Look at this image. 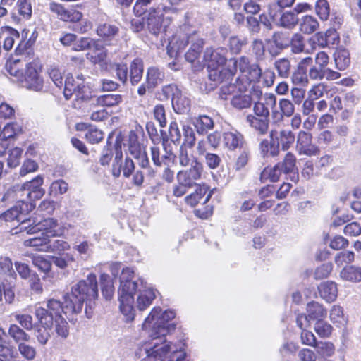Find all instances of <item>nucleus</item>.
Here are the masks:
<instances>
[{"instance_id":"f257e3e1","label":"nucleus","mask_w":361,"mask_h":361,"mask_svg":"<svg viewBox=\"0 0 361 361\" xmlns=\"http://www.w3.org/2000/svg\"><path fill=\"white\" fill-rule=\"evenodd\" d=\"M175 317L173 311L161 312L159 307H154L142 324L143 329L147 331L150 340L140 344V355L146 354L145 361H151L156 356L163 357L169 351L171 345H176L165 338L174 325L167 322Z\"/></svg>"},{"instance_id":"f03ea898","label":"nucleus","mask_w":361,"mask_h":361,"mask_svg":"<svg viewBox=\"0 0 361 361\" xmlns=\"http://www.w3.org/2000/svg\"><path fill=\"white\" fill-rule=\"evenodd\" d=\"M30 50H24L19 44L16 52L21 56L15 59L8 66V71L10 75L18 78H23L24 86L34 91H41L43 88V80L39 76V61L32 59L33 55Z\"/></svg>"},{"instance_id":"7ed1b4c3","label":"nucleus","mask_w":361,"mask_h":361,"mask_svg":"<svg viewBox=\"0 0 361 361\" xmlns=\"http://www.w3.org/2000/svg\"><path fill=\"white\" fill-rule=\"evenodd\" d=\"M98 296L97 278L94 274H89L86 279L80 281L73 286L71 293L66 297V308H70L72 312H81L85 302V313L88 314V305Z\"/></svg>"},{"instance_id":"20e7f679","label":"nucleus","mask_w":361,"mask_h":361,"mask_svg":"<svg viewBox=\"0 0 361 361\" xmlns=\"http://www.w3.org/2000/svg\"><path fill=\"white\" fill-rule=\"evenodd\" d=\"M32 221L27 226H25V230L28 234H35L41 232L40 236L34 237L25 240L24 245L28 247H33L37 250L47 252L49 238L61 235L62 231L59 227L57 221L52 218L44 219L41 221L37 219H30Z\"/></svg>"},{"instance_id":"39448f33","label":"nucleus","mask_w":361,"mask_h":361,"mask_svg":"<svg viewBox=\"0 0 361 361\" xmlns=\"http://www.w3.org/2000/svg\"><path fill=\"white\" fill-rule=\"evenodd\" d=\"M134 271L129 267L123 268L120 276V288L118 289L120 309L126 317L127 321L133 320V293L140 286V281H133Z\"/></svg>"},{"instance_id":"423d86ee","label":"nucleus","mask_w":361,"mask_h":361,"mask_svg":"<svg viewBox=\"0 0 361 361\" xmlns=\"http://www.w3.org/2000/svg\"><path fill=\"white\" fill-rule=\"evenodd\" d=\"M251 66L248 58L246 56H241L238 59L235 58L231 59L226 68L219 67L211 71L209 78L216 83L227 82L235 75L238 68L242 73H245Z\"/></svg>"},{"instance_id":"0eeeda50","label":"nucleus","mask_w":361,"mask_h":361,"mask_svg":"<svg viewBox=\"0 0 361 361\" xmlns=\"http://www.w3.org/2000/svg\"><path fill=\"white\" fill-rule=\"evenodd\" d=\"M66 304V302H65ZM47 308L39 307L36 308L35 315L40 324L47 326H52L54 319H59L61 317V313H67L68 311L71 312L70 308H66V305L63 307L59 300L50 299L46 305Z\"/></svg>"},{"instance_id":"6e6552de","label":"nucleus","mask_w":361,"mask_h":361,"mask_svg":"<svg viewBox=\"0 0 361 361\" xmlns=\"http://www.w3.org/2000/svg\"><path fill=\"white\" fill-rule=\"evenodd\" d=\"M63 94L66 99H70L73 96L76 100H91L92 104H95V97H93L90 87L83 82L75 83L72 76H68L64 83Z\"/></svg>"},{"instance_id":"1a4fd4ad","label":"nucleus","mask_w":361,"mask_h":361,"mask_svg":"<svg viewBox=\"0 0 361 361\" xmlns=\"http://www.w3.org/2000/svg\"><path fill=\"white\" fill-rule=\"evenodd\" d=\"M144 20L149 31L154 35L166 32L171 23V18L164 17V11L159 8L149 9Z\"/></svg>"},{"instance_id":"9d476101","label":"nucleus","mask_w":361,"mask_h":361,"mask_svg":"<svg viewBox=\"0 0 361 361\" xmlns=\"http://www.w3.org/2000/svg\"><path fill=\"white\" fill-rule=\"evenodd\" d=\"M34 206L32 203L25 202V200L21 199L19 200L17 204L11 207L10 209L7 210L6 212L3 214V218L6 221H11L16 219L18 221L20 222V231H24L25 226H27L29 224H31L32 221H30V219H35L34 218H29L25 219L23 218V216H25L30 211L33 209Z\"/></svg>"},{"instance_id":"9b49d317","label":"nucleus","mask_w":361,"mask_h":361,"mask_svg":"<svg viewBox=\"0 0 361 361\" xmlns=\"http://www.w3.org/2000/svg\"><path fill=\"white\" fill-rule=\"evenodd\" d=\"M42 183V177L37 176L32 180L25 183L19 190H16L17 197L24 198L25 202L27 200L32 201L40 199L44 194V190L41 188Z\"/></svg>"},{"instance_id":"f8f14e48","label":"nucleus","mask_w":361,"mask_h":361,"mask_svg":"<svg viewBox=\"0 0 361 361\" xmlns=\"http://www.w3.org/2000/svg\"><path fill=\"white\" fill-rule=\"evenodd\" d=\"M122 157V152L121 149H116L115 159L112 165V175L115 178H118L122 172L123 176L128 178L135 171V164L130 158L126 157L123 161Z\"/></svg>"},{"instance_id":"ddd939ff","label":"nucleus","mask_w":361,"mask_h":361,"mask_svg":"<svg viewBox=\"0 0 361 361\" xmlns=\"http://www.w3.org/2000/svg\"><path fill=\"white\" fill-rule=\"evenodd\" d=\"M296 150L299 155L307 157L315 156L319 154V149L312 143L311 133L300 130L297 136Z\"/></svg>"},{"instance_id":"4468645a","label":"nucleus","mask_w":361,"mask_h":361,"mask_svg":"<svg viewBox=\"0 0 361 361\" xmlns=\"http://www.w3.org/2000/svg\"><path fill=\"white\" fill-rule=\"evenodd\" d=\"M226 54L227 50L223 47H218L216 49L207 48L204 51V58L205 61H208L209 73L213 69H216L219 67L226 68V66H224L227 60Z\"/></svg>"},{"instance_id":"2eb2a0df","label":"nucleus","mask_w":361,"mask_h":361,"mask_svg":"<svg viewBox=\"0 0 361 361\" xmlns=\"http://www.w3.org/2000/svg\"><path fill=\"white\" fill-rule=\"evenodd\" d=\"M313 58L307 56L302 59L297 65V69L293 72L291 80L295 85L305 87L309 84V71L307 68L312 65Z\"/></svg>"},{"instance_id":"dca6fc26","label":"nucleus","mask_w":361,"mask_h":361,"mask_svg":"<svg viewBox=\"0 0 361 361\" xmlns=\"http://www.w3.org/2000/svg\"><path fill=\"white\" fill-rule=\"evenodd\" d=\"M203 172L202 163H196L190 166V169L181 170L177 173V180L183 185H189L193 187L197 185V181L200 180Z\"/></svg>"},{"instance_id":"f3484780","label":"nucleus","mask_w":361,"mask_h":361,"mask_svg":"<svg viewBox=\"0 0 361 361\" xmlns=\"http://www.w3.org/2000/svg\"><path fill=\"white\" fill-rule=\"evenodd\" d=\"M329 55L324 51H320L315 54L313 59L314 64L312 63V65L309 66V76L310 80H320V76L324 74V71L328 68L327 66L329 63Z\"/></svg>"},{"instance_id":"a211bd4d","label":"nucleus","mask_w":361,"mask_h":361,"mask_svg":"<svg viewBox=\"0 0 361 361\" xmlns=\"http://www.w3.org/2000/svg\"><path fill=\"white\" fill-rule=\"evenodd\" d=\"M134 294H137V300L135 307L133 306V311H135V307L140 311L145 310L152 304L156 297L154 290L147 288L143 281H140V286ZM133 312L134 313V312Z\"/></svg>"},{"instance_id":"6ab92c4d","label":"nucleus","mask_w":361,"mask_h":361,"mask_svg":"<svg viewBox=\"0 0 361 361\" xmlns=\"http://www.w3.org/2000/svg\"><path fill=\"white\" fill-rule=\"evenodd\" d=\"M187 42H190L191 45L185 55V59L190 63H193L200 56L204 42L203 39L195 30L187 36Z\"/></svg>"},{"instance_id":"aec40b11","label":"nucleus","mask_w":361,"mask_h":361,"mask_svg":"<svg viewBox=\"0 0 361 361\" xmlns=\"http://www.w3.org/2000/svg\"><path fill=\"white\" fill-rule=\"evenodd\" d=\"M248 84L247 81L242 83V86H239L237 92L234 93V96H233L232 100L230 102L233 108L242 110L251 106L252 99L247 91V85Z\"/></svg>"},{"instance_id":"412c9836","label":"nucleus","mask_w":361,"mask_h":361,"mask_svg":"<svg viewBox=\"0 0 361 361\" xmlns=\"http://www.w3.org/2000/svg\"><path fill=\"white\" fill-rule=\"evenodd\" d=\"M49 9L63 21L78 22L82 17V14L80 11L73 9H66L63 5L55 2L49 4Z\"/></svg>"},{"instance_id":"4be33fe9","label":"nucleus","mask_w":361,"mask_h":361,"mask_svg":"<svg viewBox=\"0 0 361 361\" xmlns=\"http://www.w3.org/2000/svg\"><path fill=\"white\" fill-rule=\"evenodd\" d=\"M140 351V345H139L137 351L136 356L141 359V361H145L146 358V354L144 355H140L139 352ZM185 357V353L181 347L176 345H171L169 351L163 357L156 356L154 359L151 361H183Z\"/></svg>"},{"instance_id":"5701e85b","label":"nucleus","mask_w":361,"mask_h":361,"mask_svg":"<svg viewBox=\"0 0 361 361\" xmlns=\"http://www.w3.org/2000/svg\"><path fill=\"white\" fill-rule=\"evenodd\" d=\"M222 138L224 146L231 151L241 149L246 144L244 136L236 130L224 132Z\"/></svg>"},{"instance_id":"b1692460","label":"nucleus","mask_w":361,"mask_h":361,"mask_svg":"<svg viewBox=\"0 0 361 361\" xmlns=\"http://www.w3.org/2000/svg\"><path fill=\"white\" fill-rule=\"evenodd\" d=\"M208 191V188L205 185H198L195 192L188 195L185 200L188 204L195 207L202 200V204H206L212 196V191H210L205 197Z\"/></svg>"},{"instance_id":"393cba45","label":"nucleus","mask_w":361,"mask_h":361,"mask_svg":"<svg viewBox=\"0 0 361 361\" xmlns=\"http://www.w3.org/2000/svg\"><path fill=\"white\" fill-rule=\"evenodd\" d=\"M164 78V73L159 68L155 66L149 67L147 70L145 77L148 90L152 91L155 87L161 85Z\"/></svg>"},{"instance_id":"a878e982","label":"nucleus","mask_w":361,"mask_h":361,"mask_svg":"<svg viewBox=\"0 0 361 361\" xmlns=\"http://www.w3.org/2000/svg\"><path fill=\"white\" fill-rule=\"evenodd\" d=\"M271 135L277 137L276 140L281 146L283 151L288 150L290 146L294 143L295 137L294 133L288 129H283L279 131L272 130L270 131Z\"/></svg>"},{"instance_id":"bb28decb","label":"nucleus","mask_w":361,"mask_h":361,"mask_svg":"<svg viewBox=\"0 0 361 361\" xmlns=\"http://www.w3.org/2000/svg\"><path fill=\"white\" fill-rule=\"evenodd\" d=\"M318 291L320 297L327 302L334 301L338 295V288L336 283L327 281L319 284Z\"/></svg>"},{"instance_id":"cd10ccee","label":"nucleus","mask_w":361,"mask_h":361,"mask_svg":"<svg viewBox=\"0 0 361 361\" xmlns=\"http://www.w3.org/2000/svg\"><path fill=\"white\" fill-rule=\"evenodd\" d=\"M144 71L143 61L140 58L135 59L129 66V78L133 85H137L142 80Z\"/></svg>"},{"instance_id":"c85d7f7f","label":"nucleus","mask_w":361,"mask_h":361,"mask_svg":"<svg viewBox=\"0 0 361 361\" xmlns=\"http://www.w3.org/2000/svg\"><path fill=\"white\" fill-rule=\"evenodd\" d=\"M246 121L250 126L257 131L258 134L261 135H265L269 130V118L257 117L252 114H248L246 117Z\"/></svg>"},{"instance_id":"c756f323","label":"nucleus","mask_w":361,"mask_h":361,"mask_svg":"<svg viewBox=\"0 0 361 361\" xmlns=\"http://www.w3.org/2000/svg\"><path fill=\"white\" fill-rule=\"evenodd\" d=\"M191 32H185L183 35L177 34L173 37L168 45V51L172 55L173 53L181 52L190 42H187V36Z\"/></svg>"},{"instance_id":"7c9ffc66","label":"nucleus","mask_w":361,"mask_h":361,"mask_svg":"<svg viewBox=\"0 0 361 361\" xmlns=\"http://www.w3.org/2000/svg\"><path fill=\"white\" fill-rule=\"evenodd\" d=\"M178 164L182 167H188L200 163L198 161L197 157L193 154V150L190 149L179 148V151L176 155Z\"/></svg>"},{"instance_id":"2f4dec72","label":"nucleus","mask_w":361,"mask_h":361,"mask_svg":"<svg viewBox=\"0 0 361 361\" xmlns=\"http://www.w3.org/2000/svg\"><path fill=\"white\" fill-rule=\"evenodd\" d=\"M341 278L352 283L361 281V267L354 265L346 266L340 272Z\"/></svg>"},{"instance_id":"473e14b6","label":"nucleus","mask_w":361,"mask_h":361,"mask_svg":"<svg viewBox=\"0 0 361 361\" xmlns=\"http://www.w3.org/2000/svg\"><path fill=\"white\" fill-rule=\"evenodd\" d=\"M118 32L119 28L116 25L106 23L99 24L97 27V34L106 41L115 39Z\"/></svg>"},{"instance_id":"72a5a7b5","label":"nucleus","mask_w":361,"mask_h":361,"mask_svg":"<svg viewBox=\"0 0 361 361\" xmlns=\"http://www.w3.org/2000/svg\"><path fill=\"white\" fill-rule=\"evenodd\" d=\"M95 104L101 106L112 107L123 102V96L119 94H108L95 97Z\"/></svg>"},{"instance_id":"f704fd0d","label":"nucleus","mask_w":361,"mask_h":361,"mask_svg":"<svg viewBox=\"0 0 361 361\" xmlns=\"http://www.w3.org/2000/svg\"><path fill=\"white\" fill-rule=\"evenodd\" d=\"M172 106L174 111L178 114H185L190 110V99L180 92L172 98Z\"/></svg>"},{"instance_id":"c9c22d12","label":"nucleus","mask_w":361,"mask_h":361,"mask_svg":"<svg viewBox=\"0 0 361 361\" xmlns=\"http://www.w3.org/2000/svg\"><path fill=\"white\" fill-rule=\"evenodd\" d=\"M338 39V35L335 30H328L325 33L317 32L314 36V43L324 48L329 44H334Z\"/></svg>"},{"instance_id":"e433bc0d","label":"nucleus","mask_w":361,"mask_h":361,"mask_svg":"<svg viewBox=\"0 0 361 361\" xmlns=\"http://www.w3.org/2000/svg\"><path fill=\"white\" fill-rule=\"evenodd\" d=\"M242 81L239 78H236L235 83L226 84L222 85L219 91V97L223 100H232L234 93L237 92L239 86H242Z\"/></svg>"},{"instance_id":"4c0bfd02","label":"nucleus","mask_w":361,"mask_h":361,"mask_svg":"<svg viewBox=\"0 0 361 361\" xmlns=\"http://www.w3.org/2000/svg\"><path fill=\"white\" fill-rule=\"evenodd\" d=\"M25 330L18 325L13 324L8 328V334L18 345L20 343L28 342L30 340V335Z\"/></svg>"},{"instance_id":"58836bf2","label":"nucleus","mask_w":361,"mask_h":361,"mask_svg":"<svg viewBox=\"0 0 361 361\" xmlns=\"http://www.w3.org/2000/svg\"><path fill=\"white\" fill-rule=\"evenodd\" d=\"M307 316L310 319L314 320H321L324 319L327 314L326 310L323 306L317 302H311L307 307Z\"/></svg>"},{"instance_id":"ea45409f","label":"nucleus","mask_w":361,"mask_h":361,"mask_svg":"<svg viewBox=\"0 0 361 361\" xmlns=\"http://www.w3.org/2000/svg\"><path fill=\"white\" fill-rule=\"evenodd\" d=\"M274 66L278 75L281 78H287L290 76L291 64L289 59L286 58L279 59L275 61Z\"/></svg>"},{"instance_id":"a19ab883","label":"nucleus","mask_w":361,"mask_h":361,"mask_svg":"<svg viewBox=\"0 0 361 361\" xmlns=\"http://www.w3.org/2000/svg\"><path fill=\"white\" fill-rule=\"evenodd\" d=\"M319 27V22L317 20L311 16H304L300 23V30L305 34H311L315 32Z\"/></svg>"},{"instance_id":"79ce46f5","label":"nucleus","mask_w":361,"mask_h":361,"mask_svg":"<svg viewBox=\"0 0 361 361\" xmlns=\"http://www.w3.org/2000/svg\"><path fill=\"white\" fill-rule=\"evenodd\" d=\"M278 164L281 168L283 173L286 174L293 173L297 169L296 157L291 152L286 153L283 161Z\"/></svg>"},{"instance_id":"37998d69","label":"nucleus","mask_w":361,"mask_h":361,"mask_svg":"<svg viewBox=\"0 0 361 361\" xmlns=\"http://www.w3.org/2000/svg\"><path fill=\"white\" fill-rule=\"evenodd\" d=\"M130 154L133 156L135 159H136L138 161V165L143 168L146 169L149 165V161L147 154L142 148L138 145H131L129 148Z\"/></svg>"},{"instance_id":"c03bdc74","label":"nucleus","mask_w":361,"mask_h":361,"mask_svg":"<svg viewBox=\"0 0 361 361\" xmlns=\"http://www.w3.org/2000/svg\"><path fill=\"white\" fill-rule=\"evenodd\" d=\"M183 142L180 146V148L192 149L195 146L196 138L193 129L188 126H183Z\"/></svg>"},{"instance_id":"a18cd8bd","label":"nucleus","mask_w":361,"mask_h":361,"mask_svg":"<svg viewBox=\"0 0 361 361\" xmlns=\"http://www.w3.org/2000/svg\"><path fill=\"white\" fill-rule=\"evenodd\" d=\"M194 125L198 133L203 134L214 127V122L210 117L202 115L195 118Z\"/></svg>"},{"instance_id":"49530a36","label":"nucleus","mask_w":361,"mask_h":361,"mask_svg":"<svg viewBox=\"0 0 361 361\" xmlns=\"http://www.w3.org/2000/svg\"><path fill=\"white\" fill-rule=\"evenodd\" d=\"M283 173L281 168L277 163L273 167L265 168L261 173L262 179H269L271 182H276L279 180L280 176Z\"/></svg>"},{"instance_id":"de8ad7c7","label":"nucleus","mask_w":361,"mask_h":361,"mask_svg":"<svg viewBox=\"0 0 361 361\" xmlns=\"http://www.w3.org/2000/svg\"><path fill=\"white\" fill-rule=\"evenodd\" d=\"M334 61L338 70H345L350 63L348 52L346 50L338 51L335 54Z\"/></svg>"},{"instance_id":"09e8293b","label":"nucleus","mask_w":361,"mask_h":361,"mask_svg":"<svg viewBox=\"0 0 361 361\" xmlns=\"http://www.w3.org/2000/svg\"><path fill=\"white\" fill-rule=\"evenodd\" d=\"M100 279L102 286V293L106 300H109L111 298L114 292L113 283L107 274H102L100 276Z\"/></svg>"},{"instance_id":"8fccbe9b","label":"nucleus","mask_w":361,"mask_h":361,"mask_svg":"<svg viewBox=\"0 0 361 361\" xmlns=\"http://www.w3.org/2000/svg\"><path fill=\"white\" fill-rule=\"evenodd\" d=\"M52 326H47L46 325L41 324V326H37L35 329V335L37 341L42 345H44L48 342L51 337L49 330Z\"/></svg>"},{"instance_id":"3c124183","label":"nucleus","mask_w":361,"mask_h":361,"mask_svg":"<svg viewBox=\"0 0 361 361\" xmlns=\"http://www.w3.org/2000/svg\"><path fill=\"white\" fill-rule=\"evenodd\" d=\"M298 22V18L294 12L283 13L279 20L281 26L286 28L293 27Z\"/></svg>"},{"instance_id":"603ef678","label":"nucleus","mask_w":361,"mask_h":361,"mask_svg":"<svg viewBox=\"0 0 361 361\" xmlns=\"http://www.w3.org/2000/svg\"><path fill=\"white\" fill-rule=\"evenodd\" d=\"M18 350L20 355L27 360H33L37 355L36 349L30 345L24 343H20L18 345Z\"/></svg>"},{"instance_id":"864d4df0","label":"nucleus","mask_w":361,"mask_h":361,"mask_svg":"<svg viewBox=\"0 0 361 361\" xmlns=\"http://www.w3.org/2000/svg\"><path fill=\"white\" fill-rule=\"evenodd\" d=\"M20 130H21V128L18 123H8L3 128V130L1 131V133L0 134V137L3 140H7V139L14 137L19 132H20Z\"/></svg>"},{"instance_id":"5fc2aeb1","label":"nucleus","mask_w":361,"mask_h":361,"mask_svg":"<svg viewBox=\"0 0 361 361\" xmlns=\"http://www.w3.org/2000/svg\"><path fill=\"white\" fill-rule=\"evenodd\" d=\"M290 40V46H291V50L293 53L300 54L304 51V37L300 34H294Z\"/></svg>"},{"instance_id":"6e6d98bb","label":"nucleus","mask_w":361,"mask_h":361,"mask_svg":"<svg viewBox=\"0 0 361 361\" xmlns=\"http://www.w3.org/2000/svg\"><path fill=\"white\" fill-rule=\"evenodd\" d=\"M290 38L285 32H275L273 35L272 40L275 45L279 49H285L290 46Z\"/></svg>"},{"instance_id":"4d7b16f0","label":"nucleus","mask_w":361,"mask_h":361,"mask_svg":"<svg viewBox=\"0 0 361 361\" xmlns=\"http://www.w3.org/2000/svg\"><path fill=\"white\" fill-rule=\"evenodd\" d=\"M69 248L68 243L63 240L57 239L51 241L49 239L47 252H61Z\"/></svg>"},{"instance_id":"13d9d810","label":"nucleus","mask_w":361,"mask_h":361,"mask_svg":"<svg viewBox=\"0 0 361 361\" xmlns=\"http://www.w3.org/2000/svg\"><path fill=\"white\" fill-rule=\"evenodd\" d=\"M330 319L334 323L342 324L345 322L343 307L339 305H333L330 310Z\"/></svg>"},{"instance_id":"bf43d9fd","label":"nucleus","mask_w":361,"mask_h":361,"mask_svg":"<svg viewBox=\"0 0 361 361\" xmlns=\"http://www.w3.org/2000/svg\"><path fill=\"white\" fill-rule=\"evenodd\" d=\"M247 41L245 38L233 36L229 39V48L233 54H238L241 51L242 47L246 45Z\"/></svg>"},{"instance_id":"052dcab7","label":"nucleus","mask_w":361,"mask_h":361,"mask_svg":"<svg viewBox=\"0 0 361 361\" xmlns=\"http://www.w3.org/2000/svg\"><path fill=\"white\" fill-rule=\"evenodd\" d=\"M241 149L242 150L235 164V168L236 170H240L244 168L248 163L250 157V150L247 147H244Z\"/></svg>"},{"instance_id":"680f3d73","label":"nucleus","mask_w":361,"mask_h":361,"mask_svg":"<svg viewBox=\"0 0 361 361\" xmlns=\"http://www.w3.org/2000/svg\"><path fill=\"white\" fill-rule=\"evenodd\" d=\"M23 150L19 147H14L9 151L7 159L8 166L15 168L19 165Z\"/></svg>"},{"instance_id":"e2e57ef3","label":"nucleus","mask_w":361,"mask_h":361,"mask_svg":"<svg viewBox=\"0 0 361 361\" xmlns=\"http://www.w3.org/2000/svg\"><path fill=\"white\" fill-rule=\"evenodd\" d=\"M54 321L56 323L55 330L57 335L62 338H66L69 335L68 322L63 317L54 319Z\"/></svg>"},{"instance_id":"0e129e2a","label":"nucleus","mask_w":361,"mask_h":361,"mask_svg":"<svg viewBox=\"0 0 361 361\" xmlns=\"http://www.w3.org/2000/svg\"><path fill=\"white\" fill-rule=\"evenodd\" d=\"M32 264L44 273H48L51 268V262L42 256H34Z\"/></svg>"},{"instance_id":"69168bd1","label":"nucleus","mask_w":361,"mask_h":361,"mask_svg":"<svg viewBox=\"0 0 361 361\" xmlns=\"http://www.w3.org/2000/svg\"><path fill=\"white\" fill-rule=\"evenodd\" d=\"M316 11L322 20H327L330 13L328 1L326 0H318L316 5Z\"/></svg>"},{"instance_id":"338daca9","label":"nucleus","mask_w":361,"mask_h":361,"mask_svg":"<svg viewBox=\"0 0 361 361\" xmlns=\"http://www.w3.org/2000/svg\"><path fill=\"white\" fill-rule=\"evenodd\" d=\"M16 320L25 330L30 331L33 329L32 317L27 314H17L15 316Z\"/></svg>"},{"instance_id":"774afa93","label":"nucleus","mask_w":361,"mask_h":361,"mask_svg":"<svg viewBox=\"0 0 361 361\" xmlns=\"http://www.w3.org/2000/svg\"><path fill=\"white\" fill-rule=\"evenodd\" d=\"M332 161V157L329 155H324L320 157L316 163V176H320L322 172L325 171L330 166Z\"/></svg>"}]
</instances>
